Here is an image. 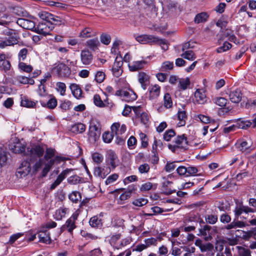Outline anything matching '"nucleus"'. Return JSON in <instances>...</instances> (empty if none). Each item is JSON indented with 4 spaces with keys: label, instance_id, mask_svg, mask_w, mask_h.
Instances as JSON below:
<instances>
[{
    "label": "nucleus",
    "instance_id": "obj_57",
    "mask_svg": "<svg viewBox=\"0 0 256 256\" xmlns=\"http://www.w3.org/2000/svg\"><path fill=\"white\" fill-rule=\"evenodd\" d=\"M148 202V200L144 198H140L134 200L132 204L137 206H142Z\"/></svg>",
    "mask_w": 256,
    "mask_h": 256
},
{
    "label": "nucleus",
    "instance_id": "obj_2",
    "mask_svg": "<svg viewBox=\"0 0 256 256\" xmlns=\"http://www.w3.org/2000/svg\"><path fill=\"white\" fill-rule=\"evenodd\" d=\"M58 76L60 78H68L71 74V69L63 62L58 64L54 68Z\"/></svg>",
    "mask_w": 256,
    "mask_h": 256
},
{
    "label": "nucleus",
    "instance_id": "obj_13",
    "mask_svg": "<svg viewBox=\"0 0 256 256\" xmlns=\"http://www.w3.org/2000/svg\"><path fill=\"white\" fill-rule=\"evenodd\" d=\"M136 40L140 44H154L155 40H156V36L152 35L144 34L138 36L136 38Z\"/></svg>",
    "mask_w": 256,
    "mask_h": 256
},
{
    "label": "nucleus",
    "instance_id": "obj_34",
    "mask_svg": "<svg viewBox=\"0 0 256 256\" xmlns=\"http://www.w3.org/2000/svg\"><path fill=\"white\" fill-rule=\"evenodd\" d=\"M89 223L90 226L93 228H98L102 226V220L98 216H94L91 218Z\"/></svg>",
    "mask_w": 256,
    "mask_h": 256
},
{
    "label": "nucleus",
    "instance_id": "obj_55",
    "mask_svg": "<svg viewBox=\"0 0 256 256\" xmlns=\"http://www.w3.org/2000/svg\"><path fill=\"white\" fill-rule=\"evenodd\" d=\"M232 46V45L230 42H226L224 43L222 46L218 47L216 49V52L218 53H222L230 48Z\"/></svg>",
    "mask_w": 256,
    "mask_h": 256
},
{
    "label": "nucleus",
    "instance_id": "obj_47",
    "mask_svg": "<svg viewBox=\"0 0 256 256\" xmlns=\"http://www.w3.org/2000/svg\"><path fill=\"white\" fill-rule=\"evenodd\" d=\"M46 88L44 84H40L38 88V95L42 98H50V96L46 92Z\"/></svg>",
    "mask_w": 256,
    "mask_h": 256
},
{
    "label": "nucleus",
    "instance_id": "obj_27",
    "mask_svg": "<svg viewBox=\"0 0 256 256\" xmlns=\"http://www.w3.org/2000/svg\"><path fill=\"white\" fill-rule=\"evenodd\" d=\"M20 104L22 106L26 108H34L36 103L29 99L27 96H24L21 98Z\"/></svg>",
    "mask_w": 256,
    "mask_h": 256
},
{
    "label": "nucleus",
    "instance_id": "obj_14",
    "mask_svg": "<svg viewBox=\"0 0 256 256\" xmlns=\"http://www.w3.org/2000/svg\"><path fill=\"white\" fill-rule=\"evenodd\" d=\"M212 227L208 225H204L202 228L199 229L198 236H203L205 240L209 241L212 239L210 234Z\"/></svg>",
    "mask_w": 256,
    "mask_h": 256
},
{
    "label": "nucleus",
    "instance_id": "obj_7",
    "mask_svg": "<svg viewBox=\"0 0 256 256\" xmlns=\"http://www.w3.org/2000/svg\"><path fill=\"white\" fill-rule=\"evenodd\" d=\"M8 146L9 150L15 154L23 153L25 152V145L17 140H16V142H10Z\"/></svg>",
    "mask_w": 256,
    "mask_h": 256
},
{
    "label": "nucleus",
    "instance_id": "obj_25",
    "mask_svg": "<svg viewBox=\"0 0 256 256\" xmlns=\"http://www.w3.org/2000/svg\"><path fill=\"white\" fill-rule=\"evenodd\" d=\"M76 228L75 222L72 221L71 220H67L65 224L63 225L61 228L62 230H66L68 232L71 234H72L73 230Z\"/></svg>",
    "mask_w": 256,
    "mask_h": 256
},
{
    "label": "nucleus",
    "instance_id": "obj_24",
    "mask_svg": "<svg viewBox=\"0 0 256 256\" xmlns=\"http://www.w3.org/2000/svg\"><path fill=\"white\" fill-rule=\"evenodd\" d=\"M48 100L47 102H45L43 100H40V102L42 106L44 107H47L50 109H53L57 106V100L55 98H48Z\"/></svg>",
    "mask_w": 256,
    "mask_h": 256
},
{
    "label": "nucleus",
    "instance_id": "obj_48",
    "mask_svg": "<svg viewBox=\"0 0 256 256\" xmlns=\"http://www.w3.org/2000/svg\"><path fill=\"white\" fill-rule=\"evenodd\" d=\"M238 232H241L242 234V235L240 234V236L236 234V236H240L246 240H247L249 238L252 237L253 234L256 235V232H254V231L250 230L249 232H245L244 231L238 230Z\"/></svg>",
    "mask_w": 256,
    "mask_h": 256
},
{
    "label": "nucleus",
    "instance_id": "obj_8",
    "mask_svg": "<svg viewBox=\"0 0 256 256\" xmlns=\"http://www.w3.org/2000/svg\"><path fill=\"white\" fill-rule=\"evenodd\" d=\"M110 170V168L108 166H96L94 168V174L95 176L104 178Z\"/></svg>",
    "mask_w": 256,
    "mask_h": 256
},
{
    "label": "nucleus",
    "instance_id": "obj_1",
    "mask_svg": "<svg viewBox=\"0 0 256 256\" xmlns=\"http://www.w3.org/2000/svg\"><path fill=\"white\" fill-rule=\"evenodd\" d=\"M99 126L100 124L98 122L94 121L90 122V124L88 139L92 143L95 142L100 137L101 130Z\"/></svg>",
    "mask_w": 256,
    "mask_h": 256
},
{
    "label": "nucleus",
    "instance_id": "obj_39",
    "mask_svg": "<svg viewBox=\"0 0 256 256\" xmlns=\"http://www.w3.org/2000/svg\"><path fill=\"white\" fill-rule=\"evenodd\" d=\"M86 45L91 50H94L100 45V42L97 38L90 39L86 42Z\"/></svg>",
    "mask_w": 256,
    "mask_h": 256
},
{
    "label": "nucleus",
    "instance_id": "obj_16",
    "mask_svg": "<svg viewBox=\"0 0 256 256\" xmlns=\"http://www.w3.org/2000/svg\"><path fill=\"white\" fill-rule=\"evenodd\" d=\"M146 64L147 62L146 60L134 61L128 64V68L131 72H136L143 68Z\"/></svg>",
    "mask_w": 256,
    "mask_h": 256
},
{
    "label": "nucleus",
    "instance_id": "obj_4",
    "mask_svg": "<svg viewBox=\"0 0 256 256\" xmlns=\"http://www.w3.org/2000/svg\"><path fill=\"white\" fill-rule=\"evenodd\" d=\"M236 146L240 152L246 154H250L254 150V147L252 146V143L248 142L243 139L238 140L236 144Z\"/></svg>",
    "mask_w": 256,
    "mask_h": 256
},
{
    "label": "nucleus",
    "instance_id": "obj_60",
    "mask_svg": "<svg viewBox=\"0 0 256 256\" xmlns=\"http://www.w3.org/2000/svg\"><path fill=\"white\" fill-rule=\"evenodd\" d=\"M38 15L40 18L45 20L46 22H46L47 24L48 23L49 20H51V17L52 16V14L46 12H40Z\"/></svg>",
    "mask_w": 256,
    "mask_h": 256
},
{
    "label": "nucleus",
    "instance_id": "obj_18",
    "mask_svg": "<svg viewBox=\"0 0 256 256\" xmlns=\"http://www.w3.org/2000/svg\"><path fill=\"white\" fill-rule=\"evenodd\" d=\"M11 64L9 60H6V55L4 54H0V69L6 72L10 69Z\"/></svg>",
    "mask_w": 256,
    "mask_h": 256
},
{
    "label": "nucleus",
    "instance_id": "obj_31",
    "mask_svg": "<svg viewBox=\"0 0 256 256\" xmlns=\"http://www.w3.org/2000/svg\"><path fill=\"white\" fill-rule=\"evenodd\" d=\"M238 256H252L251 251L248 249L242 246H236Z\"/></svg>",
    "mask_w": 256,
    "mask_h": 256
},
{
    "label": "nucleus",
    "instance_id": "obj_6",
    "mask_svg": "<svg viewBox=\"0 0 256 256\" xmlns=\"http://www.w3.org/2000/svg\"><path fill=\"white\" fill-rule=\"evenodd\" d=\"M123 65L122 58L121 56H117L116 58L112 70L114 76L116 78L120 77L122 72V66Z\"/></svg>",
    "mask_w": 256,
    "mask_h": 256
},
{
    "label": "nucleus",
    "instance_id": "obj_28",
    "mask_svg": "<svg viewBox=\"0 0 256 256\" xmlns=\"http://www.w3.org/2000/svg\"><path fill=\"white\" fill-rule=\"evenodd\" d=\"M8 36H10L6 38V40L8 41L10 46H12L18 44L19 37L17 34L14 31L11 32H8Z\"/></svg>",
    "mask_w": 256,
    "mask_h": 256
},
{
    "label": "nucleus",
    "instance_id": "obj_54",
    "mask_svg": "<svg viewBox=\"0 0 256 256\" xmlns=\"http://www.w3.org/2000/svg\"><path fill=\"white\" fill-rule=\"evenodd\" d=\"M155 40L156 41H154V44H158L164 50H168V46L165 40L160 39L156 37V40Z\"/></svg>",
    "mask_w": 256,
    "mask_h": 256
},
{
    "label": "nucleus",
    "instance_id": "obj_45",
    "mask_svg": "<svg viewBox=\"0 0 256 256\" xmlns=\"http://www.w3.org/2000/svg\"><path fill=\"white\" fill-rule=\"evenodd\" d=\"M18 68L22 71L29 73L32 72L33 68L31 65L26 64L23 62H19Z\"/></svg>",
    "mask_w": 256,
    "mask_h": 256
},
{
    "label": "nucleus",
    "instance_id": "obj_56",
    "mask_svg": "<svg viewBox=\"0 0 256 256\" xmlns=\"http://www.w3.org/2000/svg\"><path fill=\"white\" fill-rule=\"evenodd\" d=\"M48 24L49 25L52 24L53 26L54 25H60L61 24L60 18L52 14L51 20H49Z\"/></svg>",
    "mask_w": 256,
    "mask_h": 256
},
{
    "label": "nucleus",
    "instance_id": "obj_41",
    "mask_svg": "<svg viewBox=\"0 0 256 256\" xmlns=\"http://www.w3.org/2000/svg\"><path fill=\"white\" fill-rule=\"evenodd\" d=\"M164 106L166 108H170L172 106V101L168 93H166L164 96Z\"/></svg>",
    "mask_w": 256,
    "mask_h": 256
},
{
    "label": "nucleus",
    "instance_id": "obj_42",
    "mask_svg": "<svg viewBox=\"0 0 256 256\" xmlns=\"http://www.w3.org/2000/svg\"><path fill=\"white\" fill-rule=\"evenodd\" d=\"M71 102L66 100L63 101H61V103L60 104L58 108H60L62 112H64L70 110L71 108Z\"/></svg>",
    "mask_w": 256,
    "mask_h": 256
},
{
    "label": "nucleus",
    "instance_id": "obj_63",
    "mask_svg": "<svg viewBox=\"0 0 256 256\" xmlns=\"http://www.w3.org/2000/svg\"><path fill=\"white\" fill-rule=\"evenodd\" d=\"M28 53V50L26 48H23L22 49L18 54L19 62L24 61L26 58V56Z\"/></svg>",
    "mask_w": 256,
    "mask_h": 256
},
{
    "label": "nucleus",
    "instance_id": "obj_10",
    "mask_svg": "<svg viewBox=\"0 0 256 256\" xmlns=\"http://www.w3.org/2000/svg\"><path fill=\"white\" fill-rule=\"evenodd\" d=\"M253 212L254 210L252 208L244 206L242 204L237 205L234 210V216L236 218L243 213L249 214Z\"/></svg>",
    "mask_w": 256,
    "mask_h": 256
},
{
    "label": "nucleus",
    "instance_id": "obj_43",
    "mask_svg": "<svg viewBox=\"0 0 256 256\" xmlns=\"http://www.w3.org/2000/svg\"><path fill=\"white\" fill-rule=\"evenodd\" d=\"M181 56L189 60H194L196 58L194 52L191 50H186L181 54Z\"/></svg>",
    "mask_w": 256,
    "mask_h": 256
},
{
    "label": "nucleus",
    "instance_id": "obj_11",
    "mask_svg": "<svg viewBox=\"0 0 256 256\" xmlns=\"http://www.w3.org/2000/svg\"><path fill=\"white\" fill-rule=\"evenodd\" d=\"M44 153V150L40 145L36 146L31 148L30 150V161H34V157L40 158Z\"/></svg>",
    "mask_w": 256,
    "mask_h": 256
},
{
    "label": "nucleus",
    "instance_id": "obj_19",
    "mask_svg": "<svg viewBox=\"0 0 256 256\" xmlns=\"http://www.w3.org/2000/svg\"><path fill=\"white\" fill-rule=\"evenodd\" d=\"M242 94L240 89L231 91L229 94V98L234 103H238L242 100Z\"/></svg>",
    "mask_w": 256,
    "mask_h": 256
},
{
    "label": "nucleus",
    "instance_id": "obj_53",
    "mask_svg": "<svg viewBox=\"0 0 256 256\" xmlns=\"http://www.w3.org/2000/svg\"><path fill=\"white\" fill-rule=\"evenodd\" d=\"M174 68L173 62H170L169 61H166L162 64L161 67V70L162 72H166L168 70H171Z\"/></svg>",
    "mask_w": 256,
    "mask_h": 256
},
{
    "label": "nucleus",
    "instance_id": "obj_59",
    "mask_svg": "<svg viewBox=\"0 0 256 256\" xmlns=\"http://www.w3.org/2000/svg\"><path fill=\"white\" fill-rule=\"evenodd\" d=\"M100 40L102 44L108 45L110 42V36L108 34L104 33L101 34L100 36Z\"/></svg>",
    "mask_w": 256,
    "mask_h": 256
},
{
    "label": "nucleus",
    "instance_id": "obj_38",
    "mask_svg": "<svg viewBox=\"0 0 256 256\" xmlns=\"http://www.w3.org/2000/svg\"><path fill=\"white\" fill-rule=\"evenodd\" d=\"M68 198L73 202L77 203L81 200L82 196L80 192L74 191L69 194Z\"/></svg>",
    "mask_w": 256,
    "mask_h": 256
},
{
    "label": "nucleus",
    "instance_id": "obj_64",
    "mask_svg": "<svg viewBox=\"0 0 256 256\" xmlns=\"http://www.w3.org/2000/svg\"><path fill=\"white\" fill-rule=\"evenodd\" d=\"M72 170L70 169H66L63 170L57 177L56 180L60 183L66 178L69 172Z\"/></svg>",
    "mask_w": 256,
    "mask_h": 256
},
{
    "label": "nucleus",
    "instance_id": "obj_61",
    "mask_svg": "<svg viewBox=\"0 0 256 256\" xmlns=\"http://www.w3.org/2000/svg\"><path fill=\"white\" fill-rule=\"evenodd\" d=\"M105 74L102 71H98L96 75L94 80L98 83L102 82L105 78Z\"/></svg>",
    "mask_w": 256,
    "mask_h": 256
},
{
    "label": "nucleus",
    "instance_id": "obj_22",
    "mask_svg": "<svg viewBox=\"0 0 256 256\" xmlns=\"http://www.w3.org/2000/svg\"><path fill=\"white\" fill-rule=\"evenodd\" d=\"M194 97L197 103L203 104L206 102V96L204 91L201 90H197L194 92Z\"/></svg>",
    "mask_w": 256,
    "mask_h": 256
},
{
    "label": "nucleus",
    "instance_id": "obj_49",
    "mask_svg": "<svg viewBox=\"0 0 256 256\" xmlns=\"http://www.w3.org/2000/svg\"><path fill=\"white\" fill-rule=\"evenodd\" d=\"M68 182L70 184L82 183V178L77 175L72 176L68 178Z\"/></svg>",
    "mask_w": 256,
    "mask_h": 256
},
{
    "label": "nucleus",
    "instance_id": "obj_36",
    "mask_svg": "<svg viewBox=\"0 0 256 256\" xmlns=\"http://www.w3.org/2000/svg\"><path fill=\"white\" fill-rule=\"evenodd\" d=\"M160 90L159 86L157 85L153 86L150 90V98H157L160 94Z\"/></svg>",
    "mask_w": 256,
    "mask_h": 256
},
{
    "label": "nucleus",
    "instance_id": "obj_5",
    "mask_svg": "<svg viewBox=\"0 0 256 256\" xmlns=\"http://www.w3.org/2000/svg\"><path fill=\"white\" fill-rule=\"evenodd\" d=\"M54 28L52 24L49 25L46 22L40 23L35 29L36 32L44 36L50 34V32Z\"/></svg>",
    "mask_w": 256,
    "mask_h": 256
},
{
    "label": "nucleus",
    "instance_id": "obj_17",
    "mask_svg": "<svg viewBox=\"0 0 256 256\" xmlns=\"http://www.w3.org/2000/svg\"><path fill=\"white\" fill-rule=\"evenodd\" d=\"M81 61L84 65L90 64L92 60V55L88 50H82L80 54Z\"/></svg>",
    "mask_w": 256,
    "mask_h": 256
},
{
    "label": "nucleus",
    "instance_id": "obj_58",
    "mask_svg": "<svg viewBox=\"0 0 256 256\" xmlns=\"http://www.w3.org/2000/svg\"><path fill=\"white\" fill-rule=\"evenodd\" d=\"M80 235L84 238L87 240H95L97 239L98 237L96 236H94L92 234L88 233L85 230H82L80 231Z\"/></svg>",
    "mask_w": 256,
    "mask_h": 256
},
{
    "label": "nucleus",
    "instance_id": "obj_44",
    "mask_svg": "<svg viewBox=\"0 0 256 256\" xmlns=\"http://www.w3.org/2000/svg\"><path fill=\"white\" fill-rule=\"evenodd\" d=\"M237 128H238L246 129L250 127L252 122L250 120H238L236 122Z\"/></svg>",
    "mask_w": 256,
    "mask_h": 256
},
{
    "label": "nucleus",
    "instance_id": "obj_35",
    "mask_svg": "<svg viewBox=\"0 0 256 256\" xmlns=\"http://www.w3.org/2000/svg\"><path fill=\"white\" fill-rule=\"evenodd\" d=\"M212 102L219 106L224 107L226 106L228 100L223 97H216L212 98Z\"/></svg>",
    "mask_w": 256,
    "mask_h": 256
},
{
    "label": "nucleus",
    "instance_id": "obj_32",
    "mask_svg": "<svg viewBox=\"0 0 256 256\" xmlns=\"http://www.w3.org/2000/svg\"><path fill=\"white\" fill-rule=\"evenodd\" d=\"M174 142L178 146H180L181 147H184V144H188V142L187 140V138L185 134H183L181 136H178L176 138Z\"/></svg>",
    "mask_w": 256,
    "mask_h": 256
},
{
    "label": "nucleus",
    "instance_id": "obj_51",
    "mask_svg": "<svg viewBox=\"0 0 256 256\" xmlns=\"http://www.w3.org/2000/svg\"><path fill=\"white\" fill-rule=\"evenodd\" d=\"M176 135L174 130L172 129H170L166 130L164 134V139L166 141H170L172 138L174 137Z\"/></svg>",
    "mask_w": 256,
    "mask_h": 256
},
{
    "label": "nucleus",
    "instance_id": "obj_40",
    "mask_svg": "<svg viewBox=\"0 0 256 256\" xmlns=\"http://www.w3.org/2000/svg\"><path fill=\"white\" fill-rule=\"evenodd\" d=\"M204 218L206 223L210 224H215L218 220V217L216 214H206Z\"/></svg>",
    "mask_w": 256,
    "mask_h": 256
},
{
    "label": "nucleus",
    "instance_id": "obj_20",
    "mask_svg": "<svg viewBox=\"0 0 256 256\" xmlns=\"http://www.w3.org/2000/svg\"><path fill=\"white\" fill-rule=\"evenodd\" d=\"M39 242L46 244H50L51 242V238L50 232L48 230L40 231L38 233Z\"/></svg>",
    "mask_w": 256,
    "mask_h": 256
},
{
    "label": "nucleus",
    "instance_id": "obj_21",
    "mask_svg": "<svg viewBox=\"0 0 256 256\" xmlns=\"http://www.w3.org/2000/svg\"><path fill=\"white\" fill-rule=\"evenodd\" d=\"M149 81V76L144 72H140L138 74V82L141 84L144 90L146 89V86Z\"/></svg>",
    "mask_w": 256,
    "mask_h": 256
},
{
    "label": "nucleus",
    "instance_id": "obj_3",
    "mask_svg": "<svg viewBox=\"0 0 256 256\" xmlns=\"http://www.w3.org/2000/svg\"><path fill=\"white\" fill-rule=\"evenodd\" d=\"M30 159L28 158L26 160H24L19 166L18 168L16 170V175L18 176V174H20L21 178L27 176L31 170V162Z\"/></svg>",
    "mask_w": 256,
    "mask_h": 256
},
{
    "label": "nucleus",
    "instance_id": "obj_29",
    "mask_svg": "<svg viewBox=\"0 0 256 256\" xmlns=\"http://www.w3.org/2000/svg\"><path fill=\"white\" fill-rule=\"evenodd\" d=\"M208 16L206 12H202L196 15L194 18V22L197 24L204 22L207 21Z\"/></svg>",
    "mask_w": 256,
    "mask_h": 256
},
{
    "label": "nucleus",
    "instance_id": "obj_26",
    "mask_svg": "<svg viewBox=\"0 0 256 256\" xmlns=\"http://www.w3.org/2000/svg\"><path fill=\"white\" fill-rule=\"evenodd\" d=\"M48 161L46 164L48 165V166L52 168L54 164H60L62 162L66 161L67 160V158L63 156H56L52 158V159Z\"/></svg>",
    "mask_w": 256,
    "mask_h": 256
},
{
    "label": "nucleus",
    "instance_id": "obj_23",
    "mask_svg": "<svg viewBox=\"0 0 256 256\" xmlns=\"http://www.w3.org/2000/svg\"><path fill=\"white\" fill-rule=\"evenodd\" d=\"M70 88L72 92L73 96L78 99L82 98V90L79 85L76 84H72L70 85Z\"/></svg>",
    "mask_w": 256,
    "mask_h": 256
},
{
    "label": "nucleus",
    "instance_id": "obj_9",
    "mask_svg": "<svg viewBox=\"0 0 256 256\" xmlns=\"http://www.w3.org/2000/svg\"><path fill=\"white\" fill-rule=\"evenodd\" d=\"M106 160L112 170L116 168L118 162L117 155L112 150H110L107 152Z\"/></svg>",
    "mask_w": 256,
    "mask_h": 256
},
{
    "label": "nucleus",
    "instance_id": "obj_30",
    "mask_svg": "<svg viewBox=\"0 0 256 256\" xmlns=\"http://www.w3.org/2000/svg\"><path fill=\"white\" fill-rule=\"evenodd\" d=\"M178 118L180 120L179 126H184L186 124V120L187 119V116L185 110H178Z\"/></svg>",
    "mask_w": 256,
    "mask_h": 256
},
{
    "label": "nucleus",
    "instance_id": "obj_15",
    "mask_svg": "<svg viewBox=\"0 0 256 256\" xmlns=\"http://www.w3.org/2000/svg\"><path fill=\"white\" fill-rule=\"evenodd\" d=\"M126 130L125 124H123L120 126L118 122H116L111 126L112 132L115 135H122L124 134Z\"/></svg>",
    "mask_w": 256,
    "mask_h": 256
},
{
    "label": "nucleus",
    "instance_id": "obj_50",
    "mask_svg": "<svg viewBox=\"0 0 256 256\" xmlns=\"http://www.w3.org/2000/svg\"><path fill=\"white\" fill-rule=\"evenodd\" d=\"M7 160V156L4 150L0 147V167L2 166L6 163Z\"/></svg>",
    "mask_w": 256,
    "mask_h": 256
},
{
    "label": "nucleus",
    "instance_id": "obj_12",
    "mask_svg": "<svg viewBox=\"0 0 256 256\" xmlns=\"http://www.w3.org/2000/svg\"><path fill=\"white\" fill-rule=\"evenodd\" d=\"M17 23L22 26L24 28L35 32L36 27L35 26L34 22L33 21L24 18H18L17 21Z\"/></svg>",
    "mask_w": 256,
    "mask_h": 256
},
{
    "label": "nucleus",
    "instance_id": "obj_37",
    "mask_svg": "<svg viewBox=\"0 0 256 256\" xmlns=\"http://www.w3.org/2000/svg\"><path fill=\"white\" fill-rule=\"evenodd\" d=\"M123 96L124 98V100L128 102H132L137 98L136 94L132 91L130 92L125 91Z\"/></svg>",
    "mask_w": 256,
    "mask_h": 256
},
{
    "label": "nucleus",
    "instance_id": "obj_62",
    "mask_svg": "<svg viewBox=\"0 0 256 256\" xmlns=\"http://www.w3.org/2000/svg\"><path fill=\"white\" fill-rule=\"evenodd\" d=\"M94 102L96 106H97L102 108L104 106V102L101 100L100 96L98 94H95L94 96Z\"/></svg>",
    "mask_w": 256,
    "mask_h": 256
},
{
    "label": "nucleus",
    "instance_id": "obj_33",
    "mask_svg": "<svg viewBox=\"0 0 256 256\" xmlns=\"http://www.w3.org/2000/svg\"><path fill=\"white\" fill-rule=\"evenodd\" d=\"M86 125L82 123H78L73 125L72 130L74 132L82 134L86 130Z\"/></svg>",
    "mask_w": 256,
    "mask_h": 256
},
{
    "label": "nucleus",
    "instance_id": "obj_52",
    "mask_svg": "<svg viewBox=\"0 0 256 256\" xmlns=\"http://www.w3.org/2000/svg\"><path fill=\"white\" fill-rule=\"evenodd\" d=\"M114 134L110 133L109 132H104L102 136L103 140L104 142L110 143L113 139Z\"/></svg>",
    "mask_w": 256,
    "mask_h": 256
},
{
    "label": "nucleus",
    "instance_id": "obj_46",
    "mask_svg": "<svg viewBox=\"0 0 256 256\" xmlns=\"http://www.w3.org/2000/svg\"><path fill=\"white\" fill-rule=\"evenodd\" d=\"M190 84V81L188 78H181L179 80L178 87L182 90H185Z\"/></svg>",
    "mask_w": 256,
    "mask_h": 256
}]
</instances>
